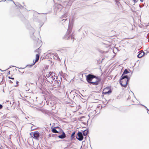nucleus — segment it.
Segmentation results:
<instances>
[{"instance_id": "1", "label": "nucleus", "mask_w": 149, "mask_h": 149, "mask_svg": "<svg viewBox=\"0 0 149 149\" xmlns=\"http://www.w3.org/2000/svg\"><path fill=\"white\" fill-rule=\"evenodd\" d=\"M86 79L90 84L96 86L99 84L101 81L100 77H96L93 74H89L86 76Z\"/></svg>"}, {"instance_id": "2", "label": "nucleus", "mask_w": 149, "mask_h": 149, "mask_svg": "<svg viewBox=\"0 0 149 149\" xmlns=\"http://www.w3.org/2000/svg\"><path fill=\"white\" fill-rule=\"evenodd\" d=\"M72 27L71 25L70 24H69L68 28V31L66 34L64 36L63 38H64L65 39L67 40H72V41L73 42L74 39V37L72 36V34L71 35H70Z\"/></svg>"}, {"instance_id": "3", "label": "nucleus", "mask_w": 149, "mask_h": 149, "mask_svg": "<svg viewBox=\"0 0 149 149\" xmlns=\"http://www.w3.org/2000/svg\"><path fill=\"white\" fill-rule=\"evenodd\" d=\"M55 73L54 72H52L51 73V74L50 76V77L48 78V81L51 84H52L53 83V81H54V79H57V76H55Z\"/></svg>"}, {"instance_id": "4", "label": "nucleus", "mask_w": 149, "mask_h": 149, "mask_svg": "<svg viewBox=\"0 0 149 149\" xmlns=\"http://www.w3.org/2000/svg\"><path fill=\"white\" fill-rule=\"evenodd\" d=\"M129 81L126 79H122L121 78H120V83L122 86L126 87L127 83Z\"/></svg>"}, {"instance_id": "5", "label": "nucleus", "mask_w": 149, "mask_h": 149, "mask_svg": "<svg viewBox=\"0 0 149 149\" xmlns=\"http://www.w3.org/2000/svg\"><path fill=\"white\" fill-rule=\"evenodd\" d=\"M77 139L79 141H81L83 139V136L82 133L81 132H79L77 134L76 136Z\"/></svg>"}, {"instance_id": "6", "label": "nucleus", "mask_w": 149, "mask_h": 149, "mask_svg": "<svg viewBox=\"0 0 149 149\" xmlns=\"http://www.w3.org/2000/svg\"><path fill=\"white\" fill-rule=\"evenodd\" d=\"M111 89L109 87L105 88L103 90V93L105 94H109L111 93Z\"/></svg>"}, {"instance_id": "7", "label": "nucleus", "mask_w": 149, "mask_h": 149, "mask_svg": "<svg viewBox=\"0 0 149 149\" xmlns=\"http://www.w3.org/2000/svg\"><path fill=\"white\" fill-rule=\"evenodd\" d=\"M31 133H33V138L36 140L38 139L39 138L40 136V134L38 131H35L34 133L32 132Z\"/></svg>"}, {"instance_id": "8", "label": "nucleus", "mask_w": 149, "mask_h": 149, "mask_svg": "<svg viewBox=\"0 0 149 149\" xmlns=\"http://www.w3.org/2000/svg\"><path fill=\"white\" fill-rule=\"evenodd\" d=\"M54 82V84L53 85L55 88L58 87L60 85V81L58 80H57L56 79H54V81H53Z\"/></svg>"}, {"instance_id": "9", "label": "nucleus", "mask_w": 149, "mask_h": 149, "mask_svg": "<svg viewBox=\"0 0 149 149\" xmlns=\"http://www.w3.org/2000/svg\"><path fill=\"white\" fill-rule=\"evenodd\" d=\"M62 134L58 136V137L61 139H63L66 137V134L64 132L62 129H61Z\"/></svg>"}, {"instance_id": "10", "label": "nucleus", "mask_w": 149, "mask_h": 149, "mask_svg": "<svg viewBox=\"0 0 149 149\" xmlns=\"http://www.w3.org/2000/svg\"><path fill=\"white\" fill-rule=\"evenodd\" d=\"M121 78L122 79H127V80L129 81L130 77H129L127 75L123 76V75L122 74L121 77Z\"/></svg>"}, {"instance_id": "11", "label": "nucleus", "mask_w": 149, "mask_h": 149, "mask_svg": "<svg viewBox=\"0 0 149 149\" xmlns=\"http://www.w3.org/2000/svg\"><path fill=\"white\" fill-rule=\"evenodd\" d=\"M52 132L54 133H59V132L56 129V127H53L52 128Z\"/></svg>"}, {"instance_id": "12", "label": "nucleus", "mask_w": 149, "mask_h": 149, "mask_svg": "<svg viewBox=\"0 0 149 149\" xmlns=\"http://www.w3.org/2000/svg\"><path fill=\"white\" fill-rule=\"evenodd\" d=\"M144 54V53L143 52L140 53L137 55V57L140 58L142 57Z\"/></svg>"}, {"instance_id": "13", "label": "nucleus", "mask_w": 149, "mask_h": 149, "mask_svg": "<svg viewBox=\"0 0 149 149\" xmlns=\"http://www.w3.org/2000/svg\"><path fill=\"white\" fill-rule=\"evenodd\" d=\"M39 55L38 54H37L36 55V59L34 63V64H35L36 62H37L39 60Z\"/></svg>"}, {"instance_id": "14", "label": "nucleus", "mask_w": 149, "mask_h": 149, "mask_svg": "<svg viewBox=\"0 0 149 149\" xmlns=\"http://www.w3.org/2000/svg\"><path fill=\"white\" fill-rule=\"evenodd\" d=\"M88 132V131L87 130H85L83 131V135L84 136L87 135Z\"/></svg>"}, {"instance_id": "15", "label": "nucleus", "mask_w": 149, "mask_h": 149, "mask_svg": "<svg viewBox=\"0 0 149 149\" xmlns=\"http://www.w3.org/2000/svg\"><path fill=\"white\" fill-rule=\"evenodd\" d=\"M128 73H129L127 69H125L124 70L122 74H123V75H124L125 74H126Z\"/></svg>"}, {"instance_id": "16", "label": "nucleus", "mask_w": 149, "mask_h": 149, "mask_svg": "<svg viewBox=\"0 0 149 149\" xmlns=\"http://www.w3.org/2000/svg\"><path fill=\"white\" fill-rule=\"evenodd\" d=\"M52 72H49L47 73L46 76L47 78H49L50 77V76L51 75V73Z\"/></svg>"}, {"instance_id": "17", "label": "nucleus", "mask_w": 149, "mask_h": 149, "mask_svg": "<svg viewBox=\"0 0 149 149\" xmlns=\"http://www.w3.org/2000/svg\"><path fill=\"white\" fill-rule=\"evenodd\" d=\"M75 132H74L72 133L71 135V138L72 139H73L74 137V135L75 134Z\"/></svg>"}, {"instance_id": "18", "label": "nucleus", "mask_w": 149, "mask_h": 149, "mask_svg": "<svg viewBox=\"0 0 149 149\" xmlns=\"http://www.w3.org/2000/svg\"><path fill=\"white\" fill-rule=\"evenodd\" d=\"M68 16V14L67 13H65L64 14L62 17V18L64 17H66Z\"/></svg>"}, {"instance_id": "19", "label": "nucleus", "mask_w": 149, "mask_h": 149, "mask_svg": "<svg viewBox=\"0 0 149 149\" xmlns=\"http://www.w3.org/2000/svg\"><path fill=\"white\" fill-rule=\"evenodd\" d=\"M35 64H34V63L33 64H29L27 65L26 66H29L30 67H31L32 66L34 65Z\"/></svg>"}, {"instance_id": "20", "label": "nucleus", "mask_w": 149, "mask_h": 149, "mask_svg": "<svg viewBox=\"0 0 149 149\" xmlns=\"http://www.w3.org/2000/svg\"><path fill=\"white\" fill-rule=\"evenodd\" d=\"M56 127V129H59L60 130V131H59V132H61V129H60V128H59V127ZM60 133H61V132Z\"/></svg>"}, {"instance_id": "21", "label": "nucleus", "mask_w": 149, "mask_h": 149, "mask_svg": "<svg viewBox=\"0 0 149 149\" xmlns=\"http://www.w3.org/2000/svg\"><path fill=\"white\" fill-rule=\"evenodd\" d=\"M141 105L142 106H144L145 108L148 111V108L145 106L144 105H142V104H141Z\"/></svg>"}, {"instance_id": "22", "label": "nucleus", "mask_w": 149, "mask_h": 149, "mask_svg": "<svg viewBox=\"0 0 149 149\" xmlns=\"http://www.w3.org/2000/svg\"><path fill=\"white\" fill-rule=\"evenodd\" d=\"M37 40H38V42H41V40H39V39H38V38H37V39H36V41H37Z\"/></svg>"}, {"instance_id": "23", "label": "nucleus", "mask_w": 149, "mask_h": 149, "mask_svg": "<svg viewBox=\"0 0 149 149\" xmlns=\"http://www.w3.org/2000/svg\"><path fill=\"white\" fill-rule=\"evenodd\" d=\"M49 101L48 100H47L46 101V102L47 105H48V104H49Z\"/></svg>"}, {"instance_id": "24", "label": "nucleus", "mask_w": 149, "mask_h": 149, "mask_svg": "<svg viewBox=\"0 0 149 149\" xmlns=\"http://www.w3.org/2000/svg\"><path fill=\"white\" fill-rule=\"evenodd\" d=\"M3 107V106L2 105L0 104V109H1Z\"/></svg>"}, {"instance_id": "25", "label": "nucleus", "mask_w": 149, "mask_h": 149, "mask_svg": "<svg viewBox=\"0 0 149 149\" xmlns=\"http://www.w3.org/2000/svg\"><path fill=\"white\" fill-rule=\"evenodd\" d=\"M9 78L10 79H14V78H13V77H9Z\"/></svg>"}, {"instance_id": "26", "label": "nucleus", "mask_w": 149, "mask_h": 149, "mask_svg": "<svg viewBox=\"0 0 149 149\" xmlns=\"http://www.w3.org/2000/svg\"><path fill=\"white\" fill-rule=\"evenodd\" d=\"M134 1V2L135 3L137 1H138V0H133Z\"/></svg>"}, {"instance_id": "27", "label": "nucleus", "mask_w": 149, "mask_h": 149, "mask_svg": "<svg viewBox=\"0 0 149 149\" xmlns=\"http://www.w3.org/2000/svg\"><path fill=\"white\" fill-rule=\"evenodd\" d=\"M57 58L59 60H60V59L58 56H57Z\"/></svg>"}, {"instance_id": "28", "label": "nucleus", "mask_w": 149, "mask_h": 149, "mask_svg": "<svg viewBox=\"0 0 149 149\" xmlns=\"http://www.w3.org/2000/svg\"><path fill=\"white\" fill-rule=\"evenodd\" d=\"M6 0H5V1H3V0L0 1V2H2V1H5Z\"/></svg>"}, {"instance_id": "29", "label": "nucleus", "mask_w": 149, "mask_h": 149, "mask_svg": "<svg viewBox=\"0 0 149 149\" xmlns=\"http://www.w3.org/2000/svg\"><path fill=\"white\" fill-rule=\"evenodd\" d=\"M147 113H149V110H148L147 111Z\"/></svg>"}, {"instance_id": "30", "label": "nucleus", "mask_w": 149, "mask_h": 149, "mask_svg": "<svg viewBox=\"0 0 149 149\" xmlns=\"http://www.w3.org/2000/svg\"><path fill=\"white\" fill-rule=\"evenodd\" d=\"M95 79H93V80L92 81H95Z\"/></svg>"}, {"instance_id": "31", "label": "nucleus", "mask_w": 149, "mask_h": 149, "mask_svg": "<svg viewBox=\"0 0 149 149\" xmlns=\"http://www.w3.org/2000/svg\"><path fill=\"white\" fill-rule=\"evenodd\" d=\"M140 1L141 2H143V0H140Z\"/></svg>"}, {"instance_id": "32", "label": "nucleus", "mask_w": 149, "mask_h": 149, "mask_svg": "<svg viewBox=\"0 0 149 149\" xmlns=\"http://www.w3.org/2000/svg\"><path fill=\"white\" fill-rule=\"evenodd\" d=\"M18 83H19V82H18V81H17L16 82V83H17V84H18Z\"/></svg>"}, {"instance_id": "33", "label": "nucleus", "mask_w": 149, "mask_h": 149, "mask_svg": "<svg viewBox=\"0 0 149 149\" xmlns=\"http://www.w3.org/2000/svg\"><path fill=\"white\" fill-rule=\"evenodd\" d=\"M0 79H1V80L2 81V78H0Z\"/></svg>"}, {"instance_id": "34", "label": "nucleus", "mask_w": 149, "mask_h": 149, "mask_svg": "<svg viewBox=\"0 0 149 149\" xmlns=\"http://www.w3.org/2000/svg\"><path fill=\"white\" fill-rule=\"evenodd\" d=\"M32 134H31V133L30 134L31 135V134H32Z\"/></svg>"}, {"instance_id": "35", "label": "nucleus", "mask_w": 149, "mask_h": 149, "mask_svg": "<svg viewBox=\"0 0 149 149\" xmlns=\"http://www.w3.org/2000/svg\"><path fill=\"white\" fill-rule=\"evenodd\" d=\"M58 6H61V5H58Z\"/></svg>"}, {"instance_id": "36", "label": "nucleus", "mask_w": 149, "mask_h": 149, "mask_svg": "<svg viewBox=\"0 0 149 149\" xmlns=\"http://www.w3.org/2000/svg\"><path fill=\"white\" fill-rule=\"evenodd\" d=\"M34 31H33V34L34 33Z\"/></svg>"}, {"instance_id": "37", "label": "nucleus", "mask_w": 149, "mask_h": 149, "mask_svg": "<svg viewBox=\"0 0 149 149\" xmlns=\"http://www.w3.org/2000/svg\"><path fill=\"white\" fill-rule=\"evenodd\" d=\"M33 31H34V30H33Z\"/></svg>"}, {"instance_id": "38", "label": "nucleus", "mask_w": 149, "mask_h": 149, "mask_svg": "<svg viewBox=\"0 0 149 149\" xmlns=\"http://www.w3.org/2000/svg\"><path fill=\"white\" fill-rule=\"evenodd\" d=\"M32 38H33V39H34L33 37H32Z\"/></svg>"}, {"instance_id": "39", "label": "nucleus", "mask_w": 149, "mask_h": 149, "mask_svg": "<svg viewBox=\"0 0 149 149\" xmlns=\"http://www.w3.org/2000/svg\"><path fill=\"white\" fill-rule=\"evenodd\" d=\"M65 20L64 19H63L62 20L63 21V20Z\"/></svg>"}, {"instance_id": "40", "label": "nucleus", "mask_w": 149, "mask_h": 149, "mask_svg": "<svg viewBox=\"0 0 149 149\" xmlns=\"http://www.w3.org/2000/svg\"><path fill=\"white\" fill-rule=\"evenodd\" d=\"M67 20V19H65V20Z\"/></svg>"}, {"instance_id": "41", "label": "nucleus", "mask_w": 149, "mask_h": 149, "mask_svg": "<svg viewBox=\"0 0 149 149\" xmlns=\"http://www.w3.org/2000/svg\"><path fill=\"white\" fill-rule=\"evenodd\" d=\"M56 56H57V54H56Z\"/></svg>"}, {"instance_id": "42", "label": "nucleus", "mask_w": 149, "mask_h": 149, "mask_svg": "<svg viewBox=\"0 0 149 149\" xmlns=\"http://www.w3.org/2000/svg\"><path fill=\"white\" fill-rule=\"evenodd\" d=\"M31 129H32V127H31Z\"/></svg>"}]
</instances>
